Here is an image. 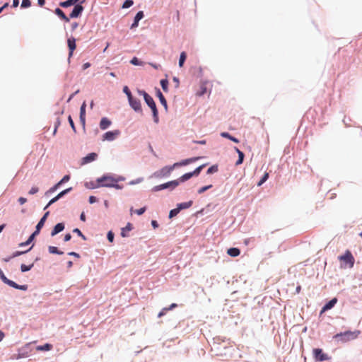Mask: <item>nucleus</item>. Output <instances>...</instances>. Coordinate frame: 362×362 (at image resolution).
<instances>
[{"mask_svg":"<svg viewBox=\"0 0 362 362\" xmlns=\"http://www.w3.org/2000/svg\"><path fill=\"white\" fill-rule=\"evenodd\" d=\"M313 357L316 361L322 362L329 360V357L320 348H315L313 350Z\"/></svg>","mask_w":362,"mask_h":362,"instance_id":"8","label":"nucleus"},{"mask_svg":"<svg viewBox=\"0 0 362 362\" xmlns=\"http://www.w3.org/2000/svg\"><path fill=\"white\" fill-rule=\"evenodd\" d=\"M227 253L230 257H235L240 254V250L238 247H230L228 249Z\"/></svg>","mask_w":362,"mask_h":362,"instance_id":"29","label":"nucleus"},{"mask_svg":"<svg viewBox=\"0 0 362 362\" xmlns=\"http://www.w3.org/2000/svg\"><path fill=\"white\" fill-rule=\"evenodd\" d=\"M144 101L150 109L157 107L155 100L151 95L146 98V99H145Z\"/></svg>","mask_w":362,"mask_h":362,"instance_id":"31","label":"nucleus"},{"mask_svg":"<svg viewBox=\"0 0 362 362\" xmlns=\"http://www.w3.org/2000/svg\"><path fill=\"white\" fill-rule=\"evenodd\" d=\"M40 233H37L36 230H34L28 237V238L25 241V242H23V243H21L19 244V247H25V246H28L30 244L33 243L34 242V240H35L36 237L39 235Z\"/></svg>","mask_w":362,"mask_h":362,"instance_id":"16","label":"nucleus"},{"mask_svg":"<svg viewBox=\"0 0 362 362\" xmlns=\"http://www.w3.org/2000/svg\"><path fill=\"white\" fill-rule=\"evenodd\" d=\"M64 228H65V224L63 222L57 223L53 227V228L51 231V233H50L51 236L54 237V236L57 235L58 233L63 231L64 230Z\"/></svg>","mask_w":362,"mask_h":362,"instance_id":"18","label":"nucleus"},{"mask_svg":"<svg viewBox=\"0 0 362 362\" xmlns=\"http://www.w3.org/2000/svg\"><path fill=\"white\" fill-rule=\"evenodd\" d=\"M49 215V211H47L43 214V216L41 217V218L37 223L35 230H36L39 233H40L42 228L45 226V223Z\"/></svg>","mask_w":362,"mask_h":362,"instance_id":"13","label":"nucleus"},{"mask_svg":"<svg viewBox=\"0 0 362 362\" xmlns=\"http://www.w3.org/2000/svg\"><path fill=\"white\" fill-rule=\"evenodd\" d=\"M133 224L131 223H127L125 227L121 229V236L123 238H126L129 236V233L133 229Z\"/></svg>","mask_w":362,"mask_h":362,"instance_id":"23","label":"nucleus"},{"mask_svg":"<svg viewBox=\"0 0 362 362\" xmlns=\"http://www.w3.org/2000/svg\"><path fill=\"white\" fill-rule=\"evenodd\" d=\"M134 4L133 0H125L122 6V8H129Z\"/></svg>","mask_w":362,"mask_h":362,"instance_id":"51","label":"nucleus"},{"mask_svg":"<svg viewBox=\"0 0 362 362\" xmlns=\"http://www.w3.org/2000/svg\"><path fill=\"white\" fill-rule=\"evenodd\" d=\"M0 279L6 285H9V284L11 283V280L8 279L4 273L3 272V271L1 270V269L0 268Z\"/></svg>","mask_w":362,"mask_h":362,"instance_id":"40","label":"nucleus"},{"mask_svg":"<svg viewBox=\"0 0 362 362\" xmlns=\"http://www.w3.org/2000/svg\"><path fill=\"white\" fill-rule=\"evenodd\" d=\"M59 187H60V185L58 184V182L56 183L45 192V195L49 196L50 194L57 191Z\"/></svg>","mask_w":362,"mask_h":362,"instance_id":"42","label":"nucleus"},{"mask_svg":"<svg viewBox=\"0 0 362 362\" xmlns=\"http://www.w3.org/2000/svg\"><path fill=\"white\" fill-rule=\"evenodd\" d=\"M155 90H156V95L159 99L160 104L164 107L165 110L167 111L168 110L167 100L165 99L163 93L160 91V90L158 88H156Z\"/></svg>","mask_w":362,"mask_h":362,"instance_id":"15","label":"nucleus"},{"mask_svg":"<svg viewBox=\"0 0 362 362\" xmlns=\"http://www.w3.org/2000/svg\"><path fill=\"white\" fill-rule=\"evenodd\" d=\"M144 17V13L143 11H139L135 15L133 23L130 26L131 30H134L139 26V21Z\"/></svg>","mask_w":362,"mask_h":362,"instance_id":"12","label":"nucleus"},{"mask_svg":"<svg viewBox=\"0 0 362 362\" xmlns=\"http://www.w3.org/2000/svg\"><path fill=\"white\" fill-rule=\"evenodd\" d=\"M180 213L179 210L175 207V209H173L169 212V218L172 219L174 217H175L178 214Z\"/></svg>","mask_w":362,"mask_h":362,"instance_id":"49","label":"nucleus"},{"mask_svg":"<svg viewBox=\"0 0 362 362\" xmlns=\"http://www.w3.org/2000/svg\"><path fill=\"white\" fill-rule=\"evenodd\" d=\"M151 112H152V116H153V122L156 124H158L159 122V115H158L159 113H158V110L157 107L151 109Z\"/></svg>","mask_w":362,"mask_h":362,"instance_id":"33","label":"nucleus"},{"mask_svg":"<svg viewBox=\"0 0 362 362\" xmlns=\"http://www.w3.org/2000/svg\"><path fill=\"white\" fill-rule=\"evenodd\" d=\"M137 93L139 95L143 96L144 100L146 99V98L150 95L146 91L142 89H137Z\"/></svg>","mask_w":362,"mask_h":362,"instance_id":"53","label":"nucleus"},{"mask_svg":"<svg viewBox=\"0 0 362 362\" xmlns=\"http://www.w3.org/2000/svg\"><path fill=\"white\" fill-rule=\"evenodd\" d=\"M190 164V160H188L187 158L186 159H183L179 162H176L173 165L174 170L177 168H180V167H182V166H185V165H187Z\"/></svg>","mask_w":362,"mask_h":362,"instance_id":"30","label":"nucleus"},{"mask_svg":"<svg viewBox=\"0 0 362 362\" xmlns=\"http://www.w3.org/2000/svg\"><path fill=\"white\" fill-rule=\"evenodd\" d=\"M18 202H19V204H20L21 205H23V204H24L25 203H26V202H27V199H26V198H25V197H19V198H18Z\"/></svg>","mask_w":362,"mask_h":362,"instance_id":"64","label":"nucleus"},{"mask_svg":"<svg viewBox=\"0 0 362 362\" xmlns=\"http://www.w3.org/2000/svg\"><path fill=\"white\" fill-rule=\"evenodd\" d=\"M54 13L62 21H65L66 23H68L70 21V19L69 17L66 16L64 12L59 8H56L54 11Z\"/></svg>","mask_w":362,"mask_h":362,"instance_id":"21","label":"nucleus"},{"mask_svg":"<svg viewBox=\"0 0 362 362\" xmlns=\"http://www.w3.org/2000/svg\"><path fill=\"white\" fill-rule=\"evenodd\" d=\"M48 251L50 254H54V255H62L64 254L63 251L59 250V248L55 246H49Z\"/></svg>","mask_w":362,"mask_h":362,"instance_id":"32","label":"nucleus"},{"mask_svg":"<svg viewBox=\"0 0 362 362\" xmlns=\"http://www.w3.org/2000/svg\"><path fill=\"white\" fill-rule=\"evenodd\" d=\"M67 45L69 47V58H71L76 48V39L73 37L69 38L67 40Z\"/></svg>","mask_w":362,"mask_h":362,"instance_id":"17","label":"nucleus"},{"mask_svg":"<svg viewBox=\"0 0 362 362\" xmlns=\"http://www.w3.org/2000/svg\"><path fill=\"white\" fill-rule=\"evenodd\" d=\"M221 136L223 137V138H226V139H228L232 141H233L234 143L235 144H238L240 142L239 139L235 136H233V135H231L230 133L227 132H223L221 133Z\"/></svg>","mask_w":362,"mask_h":362,"instance_id":"28","label":"nucleus"},{"mask_svg":"<svg viewBox=\"0 0 362 362\" xmlns=\"http://www.w3.org/2000/svg\"><path fill=\"white\" fill-rule=\"evenodd\" d=\"M245 158V153L243 152H238V158L235 162V165H241Z\"/></svg>","mask_w":362,"mask_h":362,"instance_id":"44","label":"nucleus"},{"mask_svg":"<svg viewBox=\"0 0 362 362\" xmlns=\"http://www.w3.org/2000/svg\"><path fill=\"white\" fill-rule=\"evenodd\" d=\"M174 170V168L173 165H165L163 168H162L160 170H158L156 172H154L150 177H155V178H167L169 177L172 173V172Z\"/></svg>","mask_w":362,"mask_h":362,"instance_id":"3","label":"nucleus"},{"mask_svg":"<svg viewBox=\"0 0 362 362\" xmlns=\"http://www.w3.org/2000/svg\"><path fill=\"white\" fill-rule=\"evenodd\" d=\"M338 301V299L334 297L330 299L329 300L327 301L325 305L322 307L320 315H322L323 313H326L327 311L332 309L335 305L337 304Z\"/></svg>","mask_w":362,"mask_h":362,"instance_id":"11","label":"nucleus"},{"mask_svg":"<svg viewBox=\"0 0 362 362\" xmlns=\"http://www.w3.org/2000/svg\"><path fill=\"white\" fill-rule=\"evenodd\" d=\"M167 312H168V309H166V308H163L158 314V317H161L164 316Z\"/></svg>","mask_w":362,"mask_h":362,"instance_id":"63","label":"nucleus"},{"mask_svg":"<svg viewBox=\"0 0 362 362\" xmlns=\"http://www.w3.org/2000/svg\"><path fill=\"white\" fill-rule=\"evenodd\" d=\"M218 165H213L211 166H210L207 170H206V174L208 175H212L215 173H216L218 171Z\"/></svg>","mask_w":362,"mask_h":362,"instance_id":"45","label":"nucleus"},{"mask_svg":"<svg viewBox=\"0 0 362 362\" xmlns=\"http://www.w3.org/2000/svg\"><path fill=\"white\" fill-rule=\"evenodd\" d=\"M115 179L116 180V183H119V182H122L125 180V177L122 175H118L115 174Z\"/></svg>","mask_w":362,"mask_h":362,"instance_id":"58","label":"nucleus"},{"mask_svg":"<svg viewBox=\"0 0 362 362\" xmlns=\"http://www.w3.org/2000/svg\"><path fill=\"white\" fill-rule=\"evenodd\" d=\"M60 125V120H59V118H57V120L54 123V132H53V134H55L57 131V128Z\"/></svg>","mask_w":362,"mask_h":362,"instance_id":"61","label":"nucleus"},{"mask_svg":"<svg viewBox=\"0 0 362 362\" xmlns=\"http://www.w3.org/2000/svg\"><path fill=\"white\" fill-rule=\"evenodd\" d=\"M338 258L341 263L344 264L345 266H348L349 268H352L354 265L355 259L349 250H346V252L339 256Z\"/></svg>","mask_w":362,"mask_h":362,"instance_id":"5","label":"nucleus"},{"mask_svg":"<svg viewBox=\"0 0 362 362\" xmlns=\"http://www.w3.org/2000/svg\"><path fill=\"white\" fill-rule=\"evenodd\" d=\"M123 93L127 95V100L132 97L133 95L127 86H124L122 88Z\"/></svg>","mask_w":362,"mask_h":362,"instance_id":"47","label":"nucleus"},{"mask_svg":"<svg viewBox=\"0 0 362 362\" xmlns=\"http://www.w3.org/2000/svg\"><path fill=\"white\" fill-rule=\"evenodd\" d=\"M206 166V164L201 165L196 168L193 171H192V173H193L194 177H197L201 173L202 170L204 169V168Z\"/></svg>","mask_w":362,"mask_h":362,"instance_id":"41","label":"nucleus"},{"mask_svg":"<svg viewBox=\"0 0 362 362\" xmlns=\"http://www.w3.org/2000/svg\"><path fill=\"white\" fill-rule=\"evenodd\" d=\"M129 106L138 113L142 112L141 103L139 99L134 95L128 99Z\"/></svg>","mask_w":362,"mask_h":362,"instance_id":"9","label":"nucleus"},{"mask_svg":"<svg viewBox=\"0 0 362 362\" xmlns=\"http://www.w3.org/2000/svg\"><path fill=\"white\" fill-rule=\"evenodd\" d=\"M38 191H39V188L37 187L34 186V187H31V189L29 190L28 194H31V195L35 194L36 193L38 192Z\"/></svg>","mask_w":362,"mask_h":362,"instance_id":"60","label":"nucleus"},{"mask_svg":"<svg viewBox=\"0 0 362 362\" xmlns=\"http://www.w3.org/2000/svg\"><path fill=\"white\" fill-rule=\"evenodd\" d=\"M86 103L84 101L80 107L79 116H86Z\"/></svg>","mask_w":362,"mask_h":362,"instance_id":"48","label":"nucleus"},{"mask_svg":"<svg viewBox=\"0 0 362 362\" xmlns=\"http://www.w3.org/2000/svg\"><path fill=\"white\" fill-rule=\"evenodd\" d=\"M187 54L185 52H182L180 54V58H179V66L180 67H182L185 62H186V59H187Z\"/></svg>","mask_w":362,"mask_h":362,"instance_id":"34","label":"nucleus"},{"mask_svg":"<svg viewBox=\"0 0 362 362\" xmlns=\"http://www.w3.org/2000/svg\"><path fill=\"white\" fill-rule=\"evenodd\" d=\"M53 348L52 344L49 343H45L42 345H39L36 346V350L39 351H49L52 350Z\"/></svg>","mask_w":362,"mask_h":362,"instance_id":"26","label":"nucleus"},{"mask_svg":"<svg viewBox=\"0 0 362 362\" xmlns=\"http://www.w3.org/2000/svg\"><path fill=\"white\" fill-rule=\"evenodd\" d=\"M31 344L32 343H27L24 346L19 349L18 353L13 354L11 358L18 360L20 358L28 357L31 351V349H30Z\"/></svg>","mask_w":362,"mask_h":362,"instance_id":"6","label":"nucleus"},{"mask_svg":"<svg viewBox=\"0 0 362 362\" xmlns=\"http://www.w3.org/2000/svg\"><path fill=\"white\" fill-rule=\"evenodd\" d=\"M269 173H267V172H265L263 175L261 177L260 180H259V182H257V186L258 187H260L262 186L264 182H266L267 181V180L269 179Z\"/></svg>","mask_w":362,"mask_h":362,"instance_id":"35","label":"nucleus"},{"mask_svg":"<svg viewBox=\"0 0 362 362\" xmlns=\"http://www.w3.org/2000/svg\"><path fill=\"white\" fill-rule=\"evenodd\" d=\"M194 177L193 173L192 172H188L183 174L179 178L176 179L175 181L177 182V186H179L181 183H183Z\"/></svg>","mask_w":362,"mask_h":362,"instance_id":"19","label":"nucleus"},{"mask_svg":"<svg viewBox=\"0 0 362 362\" xmlns=\"http://www.w3.org/2000/svg\"><path fill=\"white\" fill-rule=\"evenodd\" d=\"M99 185L101 187L115 188L116 189H122L124 188V185L119 183H116L115 179V173H106L102 176L98 177Z\"/></svg>","mask_w":362,"mask_h":362,"instance_id":"1","label":"nucleus"},{"mask_svg":"<svg viewBox=\"0 0 362 362\" xmlns=\"http://www.w3.org/2000/svg\"><path fill=\"white\" fill-rule=\"evenodd\" d=\"M85 1V0L80 1L78 4L74 5L71 12L69 14L70 18H80L82 15V13L84 10V7L82 4Z\"/></svg>","mask_w":362,"mask_h":362,"instance_id":"7","label":"nucleus"},{"mask_svg":"<svg viewBox=\"0 0 362 362\" xmlns=\"http://www.w3.org/2000/svg\"><path fill=\"white\" fill-rule=\"evenodd\" d=\"M121 134L119 129L106 132L103 135V141H112L116 139Z\"/></svg>","mask_w":362,"mask_h":362,"instance_id":"10","label":"nucleus"},{"mask_svg":"<svg viewBox=\"0 0 362 362\" xmlns=\"http://www.w3.org/2000/svg\"><path fill=\"white\" fill-rule=\"evenodd\" d=\"M8 286L13 288H16L18 290H21V291H27L28 288V286L27 284L20 285L12 280Z\"/></svg>","mask_w":362,"mask_h":362,"instance_id":"25","label":"nucleus"},{"mask_svg":"<svg viewBox=\"0 0 362 362\" xmlns=\"http://www.w3.org/2000/svg\"><path fill=\"white\" fill-rule=\"evenodd\" d=\"M34 267V263H32L31 264L27 265L25 264H22L21 265V271L23 273L27 272L32 269V268Z\"/></svg>","mask_w":362,"mask_h":362,"instance_id":"39","label":"nucleus"},{"mask_svg":"<svg viewBox=\"0 0 362 362\" xmlns=\"http://www.w3.org/2000/svg\"><path fill=\"white\" fill-rule=\"evenodd\" d=\"M360 334L361 331L358 329L354 331L346 330L344 332L337 333L332 337V339L337 343L344 344L357 339Z\"/></svg>","mask_w":362,"mask_h":362,"instance_id":"2","label":"nucleus"},{"mask_svg":"<svg viewBox=\"0 0 362 362\" xmlns=\"http://www.w3.org/2000/svg\"><path fill=\"white\" fill-rule=\"evenodd\" d=\"M68 122H69L71 129H73V131L76 133V128L75 124H74V120L71 115H69V117H68Z\"/></svg>","mask_w":362,"mask_h":362,"instance_id":"56","label":"nucleus"},{"mask_svg":"<svg viewBox=\"0 0 362 362\" xmlns=\"http://www.w3.org/2000/svg\"><path fill=\"white\" fill-rule=\"evenodd\" d=\"M177 187V182L175 180L168 181L167 182L154 186L151 189L152 192H157L164 189L174 190Z\"/></svg>","mask_w":362,"mask_h":362,"instance_id":"4","label":"nucleus"},{"mask_svg":"<svg viewBox=\"0 0 362 362\" xmlns=\"http://www.w3.org/2000/svg\"><path fill=\"white\" fill-rule=\"evenodd\" d=\"M80 0H66L64 1H60L59 5L62 8H69L71 6H74L76 4H78Z\"/></svg>","mask_w":362,"mask_h":362,"instance_id":"22","label":"nucleus"},{"mask_svg":"<svg viewBox=\"0 0 362 362\" xmlns=\"http://www.w3.org/2000/svg\"><path fill=\"white\" fill-rule=\"evenodd\" d=\"M192 204H193V201L192 200H189L188 202H181V203L177 204L176 207L179 210V211L180 212L181 211H182L184 209H189V207H191L192 206Z\"/></svg>","mask_w":362,"mask_h":362,"instance_id":"24","label":"nucleus"},{"mask_svg":"<svg viewBox=\"0 0 362 362\" xmlns=\"http://www.w3.org/2000/svg\"><path fill=\"white\" fill-rule=\"evenodd\" d=\"M71 176L69 175H65L59 182L58 184L60 187L70 180Z\"/></svg>","mask_w":362,"mask_h":362,"instance_id":"50","label":"nucleus"},{"mask_svg":"<svg viewBox=\"0 0 362 362\" xmlns=\"http://www.w3.org/2000/svg\"><path fill=\"white\" fill-rule=\"evenodd\" d=\"M146 209H147L146 206H143V207H141L140 209L134 210L133 207H132L130 211L132 213L134 212V213L136 214L138 216H141L146 212Z\"/></svg>","mask_w":362,"mask_h":362,"instance_id":"38","label":"nucleus"},{"mask_svg":"<svg viewBox=\"0 0 362 362\" xmlns=\"http://www.w3.org/2000/svg\"><path fill=\"white\" fill-rule=\"evenodd\" d=\"M31 6V1L30 0H22V3L21 7L22 8H28Z\"/></svg>","mask_w":362,"mask_h":362,"instance_id":"52","label":"nucleus"},{"mask_svg":"<svg viewBox=\"0 0 362 362\" xmlns=\"http://www.w3.org/2000/svg\"><path fill=\"white\" fill-rule=\"evenodd\" d=\"M33 245H32L29 249H28V250H25V251H19V250H17V251L14 252L13 253L12 256H11L10 258H8V259H6V261H8L11 258L21 256V255H23V254H25V253L28 252L29 251H30V250L33 248Z\"/></svg>","mask_w":362,"mask_h":362,"instance_id":"36","label":"nucleus"},{"mask_svg":"<svg viewBox=\"0 0 362 362\" xmlns=\"http://www.w3.org/2000/svg\"><path fill=\"white\" fill-rule=\"evenodd\" d=\"M98 201V199L95 196H93V195L90 196L89 198H88V202L90 204H95Z\"/></svg>","mask_w":362,"mask_h":362,"instance_id":"59","label":"nucleus"},{"mask_svg":"<svg viewBox=\"0 0 362 362\" xmlns=\"http://www.w3.org/2000/svg\"><path fill=\"white\" fill-rule=\"evenodd\" d=\"M99 184L100 183L98 182V177L95 181L86 182L85 183V187L88 189H96V188L101 187V186L99 185Z\"/></svg>","mask_w":362,"mask_h":362,"instance_id":"27","label":"nucleus"},{"mask_svg":"<svg viewBox=\"0 0 362 362\" xmlns=\"http://www.w3.org/2000/svg\"><path fill=\"white\" fill-rule=\"evenodd\" d=\"M112 124V122L110 119H108L107 117H102L100 121V124H99V126H100V128L102 129V130H105L107 129H108Z\"/></svg>","mask_w":362,"mask_h":362,"instance_id":"20","label":"nucleus"},{"mask_svg":"<svg viewBox=\"0 0 362 362\" xmlns=\"http://www.w3.org/2000/svg\"><path fill=\"white\" fill-rule=\"evenodd\" d=\"M73 188L72 187H69V188H66L62 191H61L59 194L60 195V197L62 198H63L64 196H66V194H68L69 192H71L72 191Z\"/></svg>","mask_w":362,"mask_h":362,"instance_id":"54","label":"nucleus"},{"mask_svg":"<svg viewBox=\"0 0 362 362\" xmlns=\"http://www.w3.org/2000/svg\"><path fill=\"white\" fill-rule=\"evenodd\" d=\"M130 63L134 66H141L143 64V62L136 57H134L131 60Z\"/></svg>","mask_w":362,"mask_h":362,"instance_id":"43","label":"nucleus"},{"mask_svg":"<svg viewBox=\"0 0 362 362\" xmlns=\"http://www.w3.org/2000/svg\"><path fill=\"white\" fill-rule=\"evenodd\" d=\"M143 180H144L143 177H139L136 180H133L130 181L129 182V185H136V184L141 183Z\"/></svg>","mask_w":362,"mask_h":362,"instance_id":"57","label":"nucleus"},{"mask_svg":"<svg viewBox=\"0 0 362 362\" xmlns=\"http://www.w3.org/2000/svg\"><path fill=\"white\" fill-rule=\"evenodd\" d=\"M168 81L166 78H163L160 81V85L165 92L168 91Z\"/></svg>","mask_w":362,"mask_h":362,"instance_id":"37","label":"nucleus"},{"mask_svg":"<svg viewBox=\"0 0 362 362\" xmlns=\"http://www.w3.org/2000/svg\"><path fill=\"white\" fill-rule=\"evenodd\" d=\"M98 158V154L95 152H91L88 153L86 156H84L81 160V164L86 165L93 161H95Z\"/></svg>","mask_w":362,"mask_h":362,"instance_id":"14","label":"nucleus"},{"mask_svg":"<svg viewBox=\"0 0 362 362\" xmlns=\"http://www.w3.org/2000/svg\"><path fill=\"white\" fill-rule=\"evenodd\" d=\"M79 119L83 128L85 129L86 127V116H79Z\"/></svg>","mask_w":362,"mask_h":362,"instance_id":"62","label":"nucleus"},{"mask_svg":"<svg viewBox=\"0 0 362 362\" xmlns=\"http://www.w3.org/2000/svg\"><path fill=\"white\" fill-rule=\"evenodd\" d=\"M212 187H213L212 185H205V186H203V187H200L198 189L197 192H198V194H201L204 193L206 191L211 189Z\"/></svg>","mask_w":362,"mask_h":362,"instance_id":"46","label":"nucleus"},{"mask_svg":"<svg viewBox=\"0 0 362 362\" xmlns=\"http://www.w3.org/2000/svg\"><path fill=\"white\" fill-rule=\"evenodd\" d=\"M107 239L110 243H112L115 239V233L112 230H109L107 233Z\"/></svg>","mask_w":362,"mask_h":362,"instance_id":"55","label":"nucleus"}]
</instances>
